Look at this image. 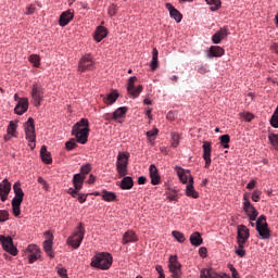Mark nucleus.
<instances>
[{"label": "nucleus", "instance_id": "21", "mask_svg": "<svg viewBox=\"0 0 278 278\" xmlns=\"http://www.w3.org/2000/svg\"><path fill=\"white\" fill-rule=\"evenodd\" d=\"M227 36H229V30L227 27H223L213 35L212 40L214 45H220V41L225 40Z\"/></svg>", "mask_w": 278, "mask_h": 278}, {"label": "nucleus", "instance_id": "28", "mask_svg": "<svg viewBox=\"0 0 278 278\" xmlns=\"http://www.w3.org/2000/svg\"><path fill=\"white\" fill-rule=\"evenodd\" d=\"M40 157L45 164H52L53 159L51 152L47 151V146H42L40 149Z\"/></svg>", "mask_w": 278, "mask_h": 278}, {"label": "nucleus", "instance_id": "22", "mask_svg": "<svg viewBox=\"0 0 278 278\" xmlns=\"http://www.w3.org/2000/svg\"><path fill=\"white\" fill-rule=\"evenodd\" d=\"M75 14L72 10H67L60 15L59 25L66 27L68 23L74 18Z\"/></svg>", "mask_w": 278, "mask_h": 278}, {"label": "nucleus", "instance_id": "48", "mask_svg": "<svg viewBox=\"0 0 278 278\" xmlns=\"http://www.w3.org/2000/svg\"><path fill=\"white\" fill-rule=\"evenodd\" d=\"M10 218V213L5 210L0 211V223H5Z\"/></svg>", "mask_w": 278, "mask_h": 278}, {"label": "nucleus", "instance_id": "4", "mask_svg": "<svg viewBox=\"0 0 278 278\" xmlns=\"http://www.w3.org/2000/svg\"><path fill=\"white\" fill-rule=\"evenodd\" d=\"M84 236H86V228H84V224L79 223L75 232L67 238L66 242L73 249H79L81 242H84Z\"/></svg>", "mask_w": 278, "mask_h": 278}, {"label": "nucleus", "instance_id": "30", "mask_svg": "<svg viewBox=\"0 0 278 278\" xmlns=\"http://www.w3.org/2000/svg\"><path fill=\"white\" fill-rule=\"evenodd\" d=\"M189 240L192 247H201L203 244V238L201 237L200 232H193Z\"/></svg>", "mask_w": 278, "mask_h": 278}, {"label": "nucleus", "instance_id": "55", "mask_svg": "<svg viewBox=\"0 0 278 278\" xmlns=\"http://www.w3.org/2000/svg\"><path fill=\"white\" fill-rule=\"evenodd\" d=\"M199 255H200V257H203V258L207 257V248H205V247L200 248Z\"/></svg>", "mask_w": 278, "mask_h": 278}, {"label": "nucleus", "instance_id": "51", "mask_svg": "<svg viewBox=\"0 0 278 278\" xmlns=\"http://www.w3.org/2000/svg\"><path fill=\"white\" fill-rule=\"evenodd\" d=\"M37 181L38 184H40V186H42L43 190L49 191V184H47V180H45V178L38 177Z\"/></svg>", "mask_w": 278, "mask_h": 278}, {"label": "nucleus", "instance_id": "15", "mask_svg": "<svg viewBox=\"0 0 278 278\" xmlns=\"http://www.w3.org/2000/svg\"><path fill=\"white\" fill-rule=\"evenodd\" d=\"M177 175L181 181V184H194V178L192 177V174L190 170H186L181 167H176Z\"/></svg>", "mask_w": 278, "mask_h": 278}, {"label": "nucleus", "instance_id": "44", "mask_svg": "<svg viewBox=\"0 0 278 278\" xmlns=\"http://www.w3.org/2000/svg\"><path fill=\"white\" fill-rule=\"evenodd\" d=\"M172 236L175 238V240H177V242H186V237L184 236L182 232L174 230L172 232Z\"/></svg>", "mask_w": 278, "mask_h": 278}, {"label": "nucleus", "instance_id": "12", "mask_svg": "<svg viewBox=\"0 0 278 278\" xmlns=\"http://www.w3.org/2000/svg\"><path fill=\"white\" fill-rule=\"evenodd\" d=\"M251 233L249 232V228L244 225H239L237 227V242L238 244H247V240H249Z\"/></svg>", "mask_w": 278, "mask_h": 278}, {"label": "nucleus", "instance_id": "37", "mask_svg": "<svg viewBox=\"0 0 278 278\" xmlns=\"http://www.w3.org/2000/svg\"><path fill=\"white\" fill-rule=\"evenodd\" d=\"M103 201L112 202L116 201V193L108 190H103L101 194Z\"/></svg>", "mask_w": 278, "mask_h": 278}, {"label": "nucleus", "instance_id": "3", "mask_svg": "<svg viewBox=\"0 0 278 278\" xmlns=\"http://www.w3.org/2000/svg\"><path fill=\"white\" fill-rule=\"evenodd\" d=\"M13 191L15 197L13 198L11 205L13 215L18 218L21 216V204L23 203V199L25 197V192L21 188V182H15L13 186Z\"/></svg>", "mask_w": 278, "mask_h": 278}, {"label": "nucleus", "instance_id": "35", "mask_svg": "<svg viewBox=\"0 0 278 278\" xmlns=\"http://www.w3.org/2000/svg\"><path fill=\"white\" fill-rule=\"evenodd\" d=\"M12 190V184L8 179L0 182V193L10 194Z\"/></svg>", "mask_w": 278, "mask_h": 278}, {"label": "nucleus", "instance_id": "32", "mask_svg": "<svg viewBox=\"0 0 278 278\" xmlns=\"http://www.w3.org/2000/svg\"><path fill=\"white\" fill-rule=\"evenodd\" d=\"M187 197H191V199H199V192L194 190V182H189L186 187Z\"/></svg>", "mask_w": 278, "mask_h": 278}, {"label": "nucleus", "instance_id": "20", "mask_svg": "<svg viewBox=\"0 0 278 278\" xmlns=\"http://www.w3.org/2000/svg\"><path fill=\"white\" fill-rule=\"evenodd\" d=\"M150 179L152 186H160L162 178L160 177V173L157 172V167L154 164L149 167Z\"/></svg>", "mask_w": 278, "mask_h": 278}, {"label": "nucleus", "instance_id": "58", "mask_svg": "<svg viewBox=\"0 0 278 278\" xmlns=\"http://www.w3.org/2000/svg\"><path fill=\"white\" fill-rule=\"evenodd\" d=\"M156 273H159V278H166V276L164 275V268H162V265H156Z\"/></svg>", "mask_w": 278, "mask_h": 278}, {"label": "nucleus", "instance_id": "27", "mask_svg": "<svg viewBox=\"0 0 278 278\" xmlns=\"http://www.w3.org/2000/svg\"><path fill=\"white\" fill-rule=\"evenodd\" d=\"M121 190H131L134 188V178L130 176H124L119 184Z\"/></svg>", "mask_w": 278, "mask_h": 278}, {"label": "nucleus", "instance_id": "57", "mask_svg": "<svg viewBox=\"0 0 278 278\" xmlns=\"http://www.w3.org/2000/svg\"><path fill=\"white\" fill-rule=\"evenodd\" d=\"M242 118L247 121V123H251L253 121V114L251 113H243Z\"/></svg>", "mask_w": 278, "mask_h": 278}, {"label": "nucleus", "instance_id": "1", "mask_svg": "<svg viewBox=\"0 0 278 278\" xmlns=\"http://www.w3.org/2000/svg\"><path fill=\"white\" fill-rule=\"evenodd\" d=\"M72 136H75L79 144L88 142V136H90V122H88V118H81L73 126Z\"/></svg>", "mask_w": 278, "mask_h": 278}, {"label": "nucleus", "instance_id": "8", "mask_svg": "<svg viewBox=\"0 0 278 278\" xmlns=\"http://www.w3.org/2000/svg\"><path fill=\"white\" fill-rule=\"evenodd\" d=\"M0 243L2 244L3 251L10 253V255H18V249L14 247V240L12 239V237L0 235Z\"/></svg>", "mask_w": 278, "mask_h": 278}, {"label": "nucleus", "instance_id": "61", "mask_svg": "<svg viewBox=\"0 0 278 278\" xmlns=\"http://www.w3.org/2000/svg\"><path fill=\"white\" fill-rule=\"evenodd\" d=\"M104 121H114V113H106L103 115Z\"/></svg>", "mask_w": 278, "mask_h": 278}, {"label": "nucleus", "instance_id": "59", "mask_svg": "<svg viewBox=\"0 0 278 278\" xmlns=\"http://www.w3.org/2000/svg\"><path fill=\"white\" fill-rule=\"evenodd\" d=\"M58 275L67 278L66 268L58 267Z\"/></svg>", "mask_w": 278, "mask_h": 278}, {"label": "nucleus", "instance_id": "23", "mask_svg": "<svg viewBox=\"0 0 278 278\" xmlns=\"http://www.w3.org/2000/svg\"><path fill=\"white\" fill-rule=\"evenodd\" d=\"M165 8L169 11L170 18H174L176 23H181V18H184V15H181V12L179 10L175 9L173 4L166 3Z\"/></svg>", "mask_w": 278, "mask_h": 278}, {"label": "nucleus", "instance_id": "45", "mask_svg": "<svg viewBox=\"0 0 278 278\" xmlns=\"http://www.w3.org/2000/svg\"><path fill=\"white\" fill-rule=\"evenodd\" d=\"M16 127H17V125L15 122H10L8 129H7L9 136H14V134L16 132Z\"/></svg>", "mask_w": 278, "mask_h": 278}, {"label": "nucleus", "instance_id": "17", "mask_svg": "<svg viewBox=\"0 0 278 278\" xmlns=\"http://www.w3.org/2000/svg\"><path fill=\"white\" fill-rule=\"evenodd\" d=\"M243 211L245 212L249 220H257L258 212L257 208L251 202H243Z\"/></svg>", "mask_w": 278, "mask_h": 278}, {"label": "nucleus", "instance_id": "53", "mask_svg": "<svg viewBox=\"0 0 278 278\" xmlns=\"http://www.w3.org/2000/svg\"><path fill=\"white\" fill-rule=\"evenodd\" d=\"M118 12V7L117 5H114L112 4L110 8H109V14L110 16H116V13Z\"/></svg>", "mask_w": 278, "mask_h": 278}, {"label": "nucleus", "instance_id": "29", "mask_svg": "<svg viewBox=\"0 0 278 278\" xmlns=\"http://www.w3.org/2000/svg\"><path fill=\"white\" fill-rule=\"evenodd\" d=\"M86 179V177L81 176V174H76L73 177V185L75 190H81V188L84 187V180Z\"/></svg>", "mask_w": 278, "mask_h": 278}, {"label": "nucleus", "instance_id": "38", "mask_svg": "<svg viewBox=\"0 0 278 278\" xmlns=\"http://www.w3.org/2000/svg\"><path fill=\"white\" fill-rule=\"evenodd\" d=\"M205 1H206L207 5L211 7L210 10L212 12H216V10H218L222 5L220 0H205Z\"/></svg>", "mask_w": 278, "mask_h": 278}, {"label": "nucleus", "instance_id": "50", "mask_svg": "<svg viewBox=\"0 0 278 278\" xmlns=\"http://www.w3.org/2000/svg\"><path fill=\"white\" fill-rule=\"evenodd\" d=\"M90 170H92V167L90 166V164H86L80 167L81 175H88Z\"/></svg>", "mask_w": 278, "mask_h": 278}, {"label": "nucleus", "instance_id": "49", "mask_svg": "<svg viewBox=\"0 0 278 278\" xmlns=\"http://www.w3.org/2000/svg\"><path fill=\"white\" fill-rule=\"evenodd\" d=\"M269 138V142L270 144H273V147H278V135L277 134H270L268 136Z\"/></svg>", "mask_w": 278, "mask_h": 278}, {"label": "nucleus", "instance_id": "9", "mask_svg": "<svg viewBox=\"0 0 278 278\" xmlns=\"http://www.w3.org/2000/svg\"><path fill=\"white\" fill-rule=\"evenodd\" d=\"M136 81H138V77L131 76L128 79L127 84V92L132 99H137V97H140V92H142L143 90L142 85H139L138 87L135 86Z\"/></svg>", "mask_w": 278, "mask_h": 278}, {"label": "nucleus", "instance_id": "7", "mask_svg": "<svg viewBox=\"0 0 278 278\" xmlns=\"http://www.w3.org/2000/svg\"><path fill=\"white\" fill-rule=\"evenodd\" d=\"M25 134L26 140L30 142L28 147H30V149H36V126L34 125V119L31 117H29L25 124Z\"/></svg>", "mask_w": 278, "mask_h": 278}, {"label": "nucleus", "instance_id": "14", "mask_svg": "<svg viewBox=\"0 0 278 278\" xmlns=\"http://www.w3.org/2000/svg\"><path fill=\"white\" fill-rule=\"evenodd\" d=\"M169 271L173 278L181 277V264L177 262V256L169 257Z\"/></svg>", "mask_w": 278, "mask_h": 278}, {"label": "nucleus", "instance_id": "31", "mask_svg": "<svg viewBox=\"0 0 278 278\" xmlns=\"http://www.w3.org/2000/svg\"><path fill=\"white\" fill-rule=\"evenodd\" d=\"M157 48H153L152 50V61L150 63L151 71H157L160 67V62L157 61V55H159Z\"/></svg>", "mask_w": 278, "mask_h": 278}, {"label": "nucleus", "instance_id": "62", "mask_svg": "<svg viewBox=\"0 0 278 278\" xmlns=\"http://www.w3.org/2000/svg\"><path fill=\"white\" fill-rule=\"evenodd\" d=\"M256 181L255 180H251L248 185H247V189L248 190H253V188H255L256 186Z\"/></svg>", "mask_w": 278, "mask_h": 278}, {"label": "nucleus", "instance_id": "24", "mask_svg": "<svg viewBox=\"0 0 278 278\" xmlns=\"http://www.w3.org/2000/svg\"><path fill=\"white\" fill-rule=\"evenodd\" d=\"M225 55V49L220 46H212L208 50L207 58H223Z\"/></svg>", "mask_w": 278, "mask_h": 278}, {"label": "nucleus", "instance_id": "33", "mask_svg": "<svg viewBox=\"0 0 278 278\" xmlns=\"http://www.w3.org/2000/svg\"><path fill=\"white\" fill-rule=\"evenodd\" d=\"M116 99H118V92L112 91L106 97L103 98V101L105 105H112L113 103H116Z\"/></svg>", "mask_w": 278, "mask_h": 278}, {"label": "nucleus", "instance_id": "52", "mask_svg": "<svg viewBox=\"0 0 278 278\" xmlns=\"http://www.w3.org/2000/svg\"><path fill=\"white\" fill-rule=\"evenodd\" d=\"M261 197H262V191L254 190L252 192V201H254L255 203H257L260 201Z\"/></svg>", "mask_w": 278, "mask_h": 278}, {"label": "nucleus", "instance_id": "47", "mask_svg": "<svg viewBox=\"0 0 278 278\" xmlns=\"http://www.w3.org/2000/svg\"><path fill=\"white\" fill-rule=\"evenodd\" d=\"M270 125L271 127H275L278 129V111H275L271 118H270Z\"/></svg>", "mask_w": 278, "mask_h": 278}, {"label": "nucleus", "instance_id": "39", "mask_svg": "<svg viewBox=\"0 0 278 278\" xmlns=\"http://www.w3.org/2000/svg\"><path fill=\"white\" fill-rule=\"evenodd\" d=\"M219 141L224 149H229V142H231V137H229V135H222L219 137Z\"/></svg>", "mask_w": 278, "mask_h": 278}, {"label": "nucleus", "instance_id": "34", "mask_svg": "<svg viewBox=\"0 0 278 278\" xmlns=\"http://www.w3.org/2000/svg\"><path fill=\"white\" fill-rule=\"evenodd\" d=\"M127 112H128L127 106H122V108L116 109L113 112L114 121H118L119 118H125V114H127Z\"/></svg>", "mask_w": 278, "mask_h": 278}, {"label": "nucleus", "instance_id": "13", "mask_svg": "<svg viewBox=\"0 0 278 278\" xmlns=\"http://www.w3.org/2000/svg\"><path fill=\"white\" fill-rule=\"evenodd\" d=\"M203 160L205 161L204 168H210L212 165V143L210 141H204L203 146Z\"/></svg>", "mask_w": 278, "mask_h": 278}, {"label": "nucleus", "instance_id": "56", "mask_svg": "<svg viewBox=\"0 0 278 278\" xmlns=\"http://www.w3.org/2000/svg\"><path fill=\"white\" fill-rule=\"evenodd\" d=\"M198 73H200V75H205V73H210V68L206 65H202L198 68Z\"/></svg>", "mask_w": 278, "mask_h": 278}, {"label": "nucleus", "instance_id": "43", "mask_svg": "<svg viewBox=\"0 0 278 278\" xmlns=\"http://www.w3.org/2000/svg\"><path fill=\"white\" fill-rule=\"evenodd\" d=\"M180 137L177 132H172V147L177 149L179 147Z\"/></svg>", "mask_w": 278, "mask_h": 278}, {"label": "nucleus", "instance_id": "46", "mask_svg": "<svg viewBox=\"0 0 278 278\" xmlns=\"http://www.w3.org/2000/svg\"><path fill=\"white\" fill-rule=\"evenodd\" d=\"M235 253L239 257H244V255H247V251L244 250V244H238V248L236 249Z\"/></svg>", "mask_w": 278, "mask_h": 278}, {"label": "nucleus", "instance_id": "60", "mask_svg": "<svg viewBox=\"0 0 278 278\" xmlns=\"http://www.w3.org/2000/svg\"><path fill=\"white\" fill-rule=\"evenodd\" d=\"M86 199H88V194L78 193L79 203H86Z\"/></svg>", "mask_w": 278, "mask_h": 278}, {"label": "nucleus", "instance_id": "16", "mask_svg": "<svg viewBox=\"0 0 278 278\" xmlns=\"http://www.w3.org/2000/svg\"><path fill=\"white\" fill-rule=\"evenodd\" d=\"M45 236L47 240L43 241V250L49 257H55V254H53V235L50 231H46Z\"/></svg>", "mask_w": 278, "mask_h": 278}, {"label": "nucleus", "instance_id": "63", "mask_svg": "<svg viewBox=\"0 0 278 278\" xmlns=\"http://www.w3.org/2000/svg\"><path fill=\"white\" fill-rule=\"evenodd\" d=\"M230 271L232 273L233 278H238V270L236 267H233V265H230Z\"/></svg>", "mask_w": 278, "mask_h": 278}, {"label": "nucleus", "instance_id": "11", "mask_svg": "<svg viewBox=\"0 0 278 278\" xmlns=\"http://www.w3.org/2000/svg\"><path fill=\"white\" fill-rule=\"evenodd\" d=\"M43 94L45 91H42V87H40L37 83H34L31 89V103L35 105V108H40Z\"/></svg>", "mask_w": 278, "mask_h": 278}, {"label": "nucleus", "instance_id": "5", "mask_svg": "<svg viewBox=\"0 0 278 278\" xmlns=\"http://www.w3.org/2000/svg\"><path fill=\"white\" fill-rule=\"evenodd\" d=\"M129 164V153L119 152L117 155L116 170L118 177H126L128 174L127 166Z\"/></svg>", "mask_w": 278, "mask_h": 278}, {"label": "nucleus", "instance_id": "26", "mask_svg": "<svg viewBox=\"0 0 278 278\" xmlns=\"http://www.w3.org/2000/svg\"><path fill=\"white\" fill-rule=\"evenodd\" d=\"M108 37V28H105L104 26H98L93 38L96 40V42H101V40H103V38Z\"/></svg>", "mask_w": 278, "mask_h": 278}, {"label": "nucleus", "instance_id": "18", "mask_svg": "<svg viewBox=\"0 0 278 278\" xmlns=\"http://www.w3.org/2000/svg\"><path fill=\"white\" fill-rule=\"evenodd\" d=\"M27 110H29V100L27 98H21L14 109L15 114L23 116Z\"/></svg>", "mask_w": 278, "mask_h": 278}, {"label": "nucleus", "instance_id": "19", "mask_svg": "<svg viewBox=\"0 0 278 278\" xmlns=\"http://www.w3.org/2000/svg\"><path fill=\"white\" fill-rule=\"evenodd\" d=\"M27 251L29 254L28 262L29 264H34L40 257V248L36 244H30L27 247Z\"/></svg>", "mask_w": 278, "mask_h": 278}, {"label": "nucleus", "instance_id": "42", "mask_svg": "<svg viewBox=\"0 0 278 278\" xmlns=\"http://www.w3.org/2000/svg\"><path fill=\"white\" fill-rule=\"evenodd\" d=\"M157 134H160V130L157 128L149 130L147 132V138H148L149 142H153V140H155V136H157Z\"/></svg>", "mask_w": 278, "mask_h": 278}, {"label": "nucleus", "instance_id": "2", "mask_svg": "<svg viewBox=\"0 0 278 278\" xmlns=\"http://www.w3.org/2000/svg\"><path fill=\"white\" fill-rule=\"evenodd\" d=\"M112 254L108 252H102L96 254L91 260V266L93 268H99L100 270H109V268L112 266Z\"/></svg>", "mask_w": 278, "mask_h": 278}, {"label": "nucleus", "instance_id": "64", "mask_svg": "<svg viewBox=\"0 0 278 278\" xmlns=\"http://www.w3.org/2000/svg\"><path fill=\"white\" fill-rule=\"evenodd\" d=\"M168 201H177V193H169L167 195Z\"/></svg>", "mask_w": 278, "mask_h": 278}, {"label": "nucleus", "instance_id": "40", "mask_svg": "<svg viewBox=\"0 0 278 278\" xmlns=\"http://www.w3.org/2000/svg\"><path fill=\"white\" fill-rule=\"evenodd\" d=\"M29 63L33 64V66H35V68H38V66H40V56L37 54H31L29 58Z\"/></svg>", "mask_w": 278, "mask_h": 278}, {"label": "nucleus", "instance_id": "41", "mask_svg": "<svg viewBox=\"0 0 278 278\" xmlns=\"http://www.w3.org/2000/svg\"><path fill=\"white\" fill-rule=\"evenodd\" d=\"M66 151H73V149H77V139L72 138L70 141L65 143Z\"/></svg>", "mask_w": 278, "mask_h": 278}, {"label": "nucleus", "instance_id": "54", "mask_svg": "<svg viewBox=\"0 0 278 278\" xmlns=\"http://www.w3.org/2000/svg\"><path fill=\"white\" fill-rule=\"evenodd\" d=\"M34 12H36V5L30 4V5H28V7L26 8L25 14L31 15V14H34Z\"/></svg>", "mask_w": 278, "mask_h": 278}, {"label": "nucleus", "instance_id": "6", "mask_svg": "<svg viewBox=\"0 0 278 278\" xmlns=\"http://www.w3.org/2000/svg\"><path fill=\"white\" fill-rule=\"evenodd\" d=\"M256 231L262 240H268L270 238V229L268 223H266L265 215H261L256 220Z\"/></svg>", "mask_w": 278, "mask_h": 278}, {"label": "nucleus", "instance_id": "10", "mask_svg": "<svg viewBox=\"0 0 278 278\" xmlns=\"http://www.w3.org/2000/svg\"><path fill=\"white\" fill-rule=\"evenodd\" d=\"M94 68V60L90 54H86L79 60L78 73H86V71H92Z\"/></svg>", "mask_w": 278, "mask_h": 278}, {"label": "nucleus", "instance_id": "25", "mask_svg": "<svg viewBox=\"0 0 278 278\" xmlns=\"http://www.w3.org/2000/svg\"><path fill=\"white\" fill-rule=\"evenodd\" d=\"M129 242H138V236L134 230H128L123 236L122 244H129Z\"/></svg>", "mask_w": 278, "mask_h": 278}, {"label": "nucleus", "instance_id": "36", "mask_svg": "<svg viewBox=\"0 0 278 278\" xmlns=\"http://www.w3.org/2000/svg\"><path fill=\"white\" fill-rule=\"evenodd\" d=\"M201 278H229V276L212 275L211 269H202L200 271Z\"/></svg>", "mask_w": 278, "mask_h": 278}]
</instances>
